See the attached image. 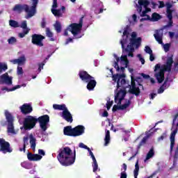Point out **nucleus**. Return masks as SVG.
Instances as JSON below:
<instances>
[{"mask_svg": "<svg viewBox=\"0 0 178 178\" xmlns=\"http://www.w3.org/2000/svg\"><path fill=\"white\" fill-rule=\"evenodd\" d=\"M118 33H120V34L122 33L123 34L120 40L122 55L120 58L118 55L113 54V67L118 73L121 74L113 75V81L114 83H116L117 88H121L122 89H120L115 95V102L117 105L113 106V112H116L118 109H126L130 105V101L124 99L127 91L136 95L140 94V88L136 86L133 76H131V86H130L128 81H126L124 70L127 67L129 73L133 74L134 70L129 67L130 62L127 59V56L129 58H134V50L138 49L140 45H141V38H137V33L136 32H132L130 34V28L129 26L122 27Z\"/></svg>", "mask_w": 178, "mask_h": 178, "instance_id": "1", "label": "nucleus"}, {"mask_svg": "<svg viewBox=\"0 0 178 178\" xmlns=\"http://www.w3.org/2000/svg\"><path fill=\"white\" fill-rule=\"evenodd\" d=\"M149 60L151 62H154V60H155V57L154 56V54H152V53L149 54Z\"/></svg>", "mask_w": 178, "mask_h": 178, "instance_id": "56", "label": "nucleus"}, {"mask_svg": "<svg viewBox=\"0 0 178 178\" xmlns=\"http://www.w3.org/2000/svg\"><path fill=\"white\" fill-rule=\"evenodd\" d=\"M173 19H168V27H172V26L173 25Z\"/></svg>", "mask_w": 178, "mask_h": 178, "instance_id": "55", "label": "nucleus"}, {"mask_svg": "<svg viewBox=\"0 0 178 178\" xmlns=\"http://www.w3.org/2000/svg\"><path fill=\"white\" fill-rule=\"evenodd\" d=\"M144 51L146 54H148L149 55H151V54H152V49H151V47L149 46H145Z\"/></svg>", "mask_w": 178, "mask_h": 178, "instance_id": "43", "label": "nucleus"}, {"mask_svg": "<svg viewBox=\"0 0 178 178\" xmlns=\"http://www.w3.org/2000/svg\"><path fill=\"white\" fill-rule=\"evenodd\" d=\"M79 148H83V149H88L90 147H88L87 145H86L84 143H80L79 144Z\"/></svg>", "mask_w": 178, "mask_h": 178, "instance_id": "49", "label": "nucleus"}, {"mask_svg": "<svg viewBox=\"0 0 178 178\" xmlns=\"http://www.w3.org/2000/svg\"><path fill=\"white\" fill-rule=\"evenodd\" d=\"M9 25L11 26V27H14L15 29L17 28V27H20V24H19V22L15 21V20H13V19H10L9 21Z\"/></svg>", "mask_w": 178, "mask_h": 178, "instance_id": "35", "label": "nucleus"}, {"mask_svg": "<svg viewBox=\"0 0 178 178\" xmlns=\"http://www.w3.org/2000/svg\"><path fill=\"white\" fill-rule=\"evenodd\" d=\"M79 77L83 81V83H88L86 87L89 91H92V90L95 88V86H97V81H95V79H94V77L88 74L87 72L80 71Z\"/></svg>", "mask_w": 178, "mask_h": 178, "instance_id": "7", "label": "nucleus"}, {"mask_svg": "<svg viewBox=\"0 0 178 178\" xmlns=\"http://www.w3.org/2000/svg\"><path fill=\"white\" fill-rule=\"evenodd\" d=\"M177 158H178V145L176 147L175 153L174 155V163H173L174 166H175V165H176V161H177Z\"/></svg>", "mask_w": 178, "mask_h": 178, "instance_id": "41", "label": "nucleus"}, {"mask_svg": "<svg viewBox=\"0 0 178 178\" xmlns=\"http://www.w3.org/2000/svg\"><path fill=\"white\" fill-rule=\"evenodd\" d=\"M57 8L58 0H53L51 13L56 17H62V16H63V13L66 11V7L62 6L60 9H56Z\"/></svg>", "mask_w": 178, "mask_h": 178, "instance_id": "12", "label": "nucleus"}, {"mask_svg": "<svg viewBox=\"0 0 178 178\" xmlns=\"http://www.w3.org/2000/svg\"><path fill=\"white\" fill-rule=\"evenodd\" d=\"M7 133L9 134V136H15L17 134V131L15 130V126L13 124H8Z\"/></svg>", "mask_w": 178, "mask_h": 178, "instance_id": "22", "label": "nucleus"}, {"mask_svg": "<svg viewBox=\"0 0 178 178\" xmlns=\"http://www.w3.org/2000/svg\"><path fill=\"white\" fill-rule=\"evenodd\" d=\"M64 134L65 136H70L71 137H74V131L70 126L65 127L64 128Z\"/></svg>", "mask_w": 178, "mask_h": 178, "instance_id": "23", "label": "nucleus"}, {"mask_svg": "<svg viewBox=\"0 0 178 178\" xmlns=\"http://www.w3.org/2000/svg\"><path fill=\"white\" fill-rule=\"evenodd\" d=\"M159 8H164L165 6V3L163 1H159Z\"/></svg>", "mask_w": 178, "mask_h": 178, "instance_id": "57", "label": "nucleus"}, {"mask_svg": "<svg viewBox=\"0 0 178 178\" xmlns=\"http://www.w3.org/2000/svg\"><path fill=\"white\" fill-rule=\"evenodd\" d=\"M159 19H161V15H159V14L154 13L152 14V22H158V20H159Z\"/></svg>", "mask_w": 178, "mask_h": 178, "instance_id": "38", "label": "nucleus"}, {"mask_svg": "<svg viewBox=\"0 0 178 178\" xmlns=\"http://www.w3.org/2000/svg\"><path fill=\"white\" fill-rule=\"evenodd\" d=\"M17 74L18 76H22L23 74V68L20 66H18L17 68Z\"/></svg>", "mask_w": 178, "mask_h": 178, "instance_id": "44", "label": "nucleus"}, {"mask_svg": "<svg viewBox=\"0 0 178 178\" xmlns=\"http://www.w3.org/2000/svg\"><path fill=\"white\" fill-rule=\"evenodd\" d=\"M112 105H113V101H111V99H108L106 103V108L108 111L111 109V106H112Z\"/></svg>", "mask_w": 178, "mask_h": 178, "instance_id": "46", "label": "nucleus"}, {"mask_svg": "<svg viewBox=\"0 0 178 178\" xmlns=\"http://www.w3.org/2000/svg\"><path fill=\"white\" fill-rule=\"evenodd\" d=\"M8 42L10 45H15L17 42V39L15 37H10L8 39Z\"/></svg>", "mask_w": 178, "mask_h": 178, "instance_id": "37", "label": "nucleus"}, {"mask_svg": "<svg viewBox=\"0 0 178 178\" xmlns=\"http://www.w3.org/2000/svg\"><path fill=\"white\" fill-rule=\"evenodd\" d=\"M29 144L31 145V149L33 151H35V147L37 145V139L35 138V136L33 134H30L29 135H26L24 137L23 141H24V145L23 147L19 148V151L26 152V147L29 145Z\"/></svg>", "mask_w": 178, "mask_h": 178, "instance_id": "8", "label": "nucleus"}, {"mask_svg": "<svg viewBox=\"0 0 178 178\" xmlns=\"http://www.w3.org/2000/svg\"><path fill=\"white\" fill-rule=\"evenodd\" d=\"M150 81H151L152 84H155V79H154V78H151Z\"/></svg>", "mask_w": 178, "mask_h": 178, "instance_id": "63", "label": "nucleus"}, {"mask_svg": "<svg viewBox=\"0 0 178 178\" xmlns=\"http://www.w3.org/2000/svg\"><path fill=\"white\" fill-rule=\"evenodd\" d=\"M149 5V1L148 0H135L134 1V8L140 16L143 17L140 19V22L151 20V17L148 15L149 12H151V8H148Z\"/></svg>", "mask_w": 178, "mask_h": 178, "instance_id": "4", "label": "nucleus"}, {"mask_svg": "<svg viewBox=\"0 0 178 178\" xmlns=\"http://www.w3.org/2000/svg\"><path fill=\"white\" fill-rule=\"evenodd\" d=\"M46 34L47 35V37H49V38H52L54 34L52 33V32H51V31L49 30V28L46 29Z\"/></svg>", "mask_w": 178, "mask_h": 178, "instance_id": "45", "label": "nucleus"}, {"mask_svg": "<svg viewBox=\"0 0 178 178\" xmlns=\"http://www.w3.org/2000/svg\"><path fill=\"white\" fill-rule=\"evenodd\" d=\"M129 22L131 26H134L138 22L137 14H133L129 17Z\"/></svg>", "mask_w": 178, "mask_h": 178, "instance_id": "26", "label": "nucleus"}, {"mask_svg": "<svg viewBox=\"0 0 178 178\" xmlns=\"http://www.w3.org/2000/svg\"><path fill=\"white\" fill-rule=\"evenodd\" d=\"M38 122L42 131H47L49 123V116L48 115H42L38 118Z\"/></svg>", "mask_w": 178, "mask_h": 178, "instance_id": "13", "label": "nucleus"}, {"mask_svg": "<svg viewBox=\"0 0 178 178\" xmlns=\"http://www.w3.org/2000/svg\"><path fill=\"white\" fill-rule=\"evenodd\" d=\"M38 119L35 116L28 115L24 120V127H21V130H31L35 127Z\"/></svg>", "mask_w": 178, "mask_h": 178, "instance_id": "10", "label": "nucleus"}, {"mask_svg": "<svg viewBox=\"0 0 178 178\" xmlns=\"http://www.w3.org/2000/svg\"><path fill=\"white\" fill-rule=\"evenodd\" d=\"M173 12H175L173 10H166V16L168 19H173Z\"/></svg>", "mask_w": 178, "mask_h": 178, "instance_id": "40", "label": "nucleus"}, {"mask_svg": "<svg viewBox=\"0 0 178 178\" xmlns=\"http://www.w3.org/2000/svg\"><path fill=\"white\" fill-rule=\"evenodd\" d=\"M19 109L22 113L24 115H28L29 113H31V112H33V106L31 103L24 104L19 107Z\"/></svg>", "mask_w": 178, "mask_h": 178, "instance_id": "17", "label": "nucleus"}, {"mask_svg": "<svg viewBox=\"0 0 178 178\" xmlns=\"http://www.w3.org/2000/svg\"><path fill=\"white\" fill-rule=\"evenodd\" d=\"M57 159L63 166H71L76 162V149L73 151L69 147H64L60 149Z\"/></svg>", "mask_w": 178, "mask_h": 178, "instance_id": "2", "label": "nucleus"}, {"mask_svg": "<svg viewBox=\"0 0 178 178\" xmlns=\"http://www.w3.org/2000/svg\"><path fill=\"white\" fill-rule=\"evenodd\" d=\"M172 65H173V57H168L166 63L161 65L156 64L155 66L154 76L156 77L158 83H162L165 80V72H170L172 70Z\"/></svg>", "mask_w": 178, "mask_h": 178, "instance_id": "3", "label": "nucleus"}, {"mask_svg": "<svg viewBox=\"0 0 178 178\" xmlns=\"http://www.w3.org/2000/svg\"><path fill=\"white\" fill-rule=\"evenodd\" d=\"M19 27L23 29V30H26V29H29L27 28V21H22L19 24Z\"/></svg>", "mask_w": 178, "mask_h": 178, "instance_id": "42", "label": "nucleus"}, {"mask_svg": "<svg viewBox=\"0 0 178 178\" xmlns=\"http://www.w3.org/2000/svg\"><path fill=\"white\" fill-rule=\"evenodd\" d=\"M83 27V18L81 19L79 24H71L65 31L64 35L69 37L70 34L74 37V38H81L83 34H81V29Z\"/></svg>", "mask_w": 178, "mask_h": 178, "instance_id": "6", "label": "nucleus"}, {"mask_svg": "<svg viewBox=\"0 0 178 178\" xmlns=\"http://www.w3.org/2000/svg\"><path fill=\"white\" fill-rule=\"evenodd\" d=\"M30 32V29H26L23 30V33H19L18 34V37H19V38H24V37H26V35H27V33Z\"/></svg>", "mask_w": 178, "mask_h": 178, "instance_id": "36", "label": "nucleus"}, {"mask_svg": "<svg viewBox=\"0 0 178 178\" xmlns=\"http://www.w3.org/2000/svg\"><path fill=\"white\" fill-rule=\"evenodd\" d=\"M70 42H73V39H72L70 38L67 39L65 41V45H67V44H70Z\"/></svg>", "mask_w": 178, "mask_h": 178, "instance_id": "58", "label": "nucleus"}, {"mask_svg": "<svg viewBox=\"0 0 178 178\" xmlns=\"http://www.w3.org/2000/svg\"><path fill=\"white\" fill-rule=\"evenodd\" d=\"M22 87H26V83L22 84V86L20 85H17L15 87H13L12 89H9L8 88H3L1 89V91L3 92L4 91H7V92H9L10 91H15V90H17L19 88H21Z\"/></svg>", "mask_w": 178, "mask_h": 178, "instance_id": "27", "label": "nucleus"}, {"mask_svg": "<svg viewBox=\"0 0 178 178\" xmlns=\"http://www.w3.org/2000/svg\"><path fill=\"white\" fill-rule=\"evenodd\" d=\"M42 27H45V22H42Z\"/></svg>", "mask_w": 178, "mask_h": 178, "instance_id": "64", "label": "nucleus"}, {"mask_svg": "<svg viewBox=\"0 0 178 178\" xmlns=\"http://www.w3.org/2000/svg\"><path fill=\"white\" fill-rule=\"evenodd\" d=\"M21 166L24 168V169H31L33 168V164L29 161H24L21 163Z\"/></svg>", "mask_w": 178, "mask_h": 178, "instance_id": "32", "label": "nucleus"}, {"mask_svg": "<svg viewBox=\"0 0 178 178\" xmlns=\"http://www.w3.org/2000/svg\"><path fill=\"white\" fill-rule=\"evenodd\" d=\"M165 6L167 8V10H172V4L170 3H166Z\"/></svg>", "mask_w": 178, "mask_h": 178, "instance_id": "52", "label": "nucleus"}, {"mask_svg": "<svg viewBox=\"0 0 178 178\" xmlns=\"http://www.w3.org/2000/svg\"><path fill=\"white\" fill-rule=\"evenodd\" d=\"M102 116H103V118H107V116H108V111H104L102 113Z\"/></svg>", "mask_w": 178, "mask_h": 178, "instance_id": "60", "label": "nucleus"}, {"mask_svg": "<svg viewBox=\"0 0 178 178\" xmlns=\"http://www.w3.org/2000/svg\"><path fill=\"white\" fill-rule=\"evenodd\" d=\"M0 151L3 154H6L7 152H12V149H10V145L9 143L6 142L5 139L0 138Z\"/></svg>", "mask_w": 178, "mask_h": 178, "instance_id": "15", "label": "nucleus"}, {"mask_svg": "<svg viewBox=\"0 0 178 178\" xmlns=\"http://www.w3.org/2000/svg\"><path fill=\"white\" fill-rule=\"evenodd\" d=\"M170 38H175V33L173 32H169Z\"/></svg>", "mask_w": 178, "mask_h": 178, "instance_id": "59", "label": "nucleus"}, {"mask_svg": "<svg viewBox=\"0 0 178 178\" xmlns=\"http://www.w3.org/2000/svg\"><path fill=\"white\" fill-rule=\"evenodd\" d=\"M152 5L153 9H156V6H158V5L155 3H152Z\"/></svg>", "mask_w": 178, "mask_h": 178, "instance_id": "61", "label": "nucleus"}, {"mask_svg": "<svg viewBox=\"0 0 178 178\" xmlns=\"http://www.w3.org/2000/svg\"><path fill=\"white\" fill-rule=\"evenodd\" d=\"M29 173H30L31 175H34V174L35 173V170L34 169H33V170H30Z\"/></svg>", "mask_w": 178, "mask_h": 178, "instance_id": "62", "label": "nucleus"}, {"mask_svg": "<svg viewBox=\"0 0 178 178\" xmlns=\"http://www.w3.org/2000/svg\"><path fill=\"white\" fill-rule=\"evenodd\" d=\"M122 168L124 171H122L120 174V178H127V174L126 173V170H127V165L126 164L122 165Z\"/></svg>", "mask_w": 178, "mask_h": 178, "instance_id": "34", "label": "nucleus"}, {"mask_svg": "<svg viewBox=\"0 0 178 178\" xmlns=\"http://www.w3.org/2000/svg\"><path fill=\"white\" fill-rule=\"evenodd\" d=\"M13 78L9 76L8 72L0 76V84H6L7 86H12Z\"/></svg>", "mask_w": 178, "mask_h": 178, "instance_id": "16", "label": "nucleus"}, {"mask_svg": "<svg viewBox=\"0 0 178 178\" xmlns=\"http://www.w3.org/2000/svg\"><path fill=\"white\" fill-rule=\"evenodd\" d=\"M166 134H163V135L161 136V137L158 138V141H162V140H164Z\"/></svg>", "mask_w": 178, "mask_h": 178, "instance_id": "54", "label": "nucleus"}, {"mask_svg": "<svg viewBox=\"0 0 178 178\" xmlns=\"http://www.w3.org/2000/svg\"><path fill=\"white\" fill-rule=\"evenodd\" d=\"M6 70H8V64L0 62V74H1L3 72H6Z\"/></svg>", "mask_w": 178, "mask_h": 178, "instance_id": "33", "label": "nucleus"}, {"mask_svg": "<svg viewBox=\"0 0 178 178\" xmlns=\"http://www.w3.org/2000/svg\"><path fill=\"white\" fill-rule=\"evenodd\" d=\"M154 155H155V152L154 151V148L152 147L149 151L147 152L145 159H144L145 163H147L149 159L154 158Z\"/></svg>", "mask_w": 178, "mask_h": 178, "instance_id": "25", "label": "nucleus"}, {"mask_svg": "<svg viewBox=\"0 0 178 178\" xmlns=\"http://www.w3.org/2000/svg\"><path fill=\"white\" fill-rule=\"evenodd\" d=\"M62 118L70 123H72V122H73V117H72V114L69 112V110L67 109V108H66L63 111Z\"/></svg>", "mask_w": 178, "mask_h": 178, "instance_id": "21", "label": "nucleus"}, {"mask_svg": "<svg viewBox=\"0 0 178 178\" xmlns=\"http://www.w3.org/2000/svg\"><path fill=\"white\" fill-rule=\"evenodd\" d=\"M168 87H169V84H168V82L165 81V82H164L163 86L159 88L157 92L159 94H162V93H163V91H165V90H166V88H168Z\"/></svg>", "mask_w": 178, "mask_h": 178, "instance_id": "31", "label": "nucleus"}, {"mask_svg": "<svg viewBox=\"0 0 178 178\" xmlns=\"http://www.w3.org/2000/svg\"><path fill=\"white\" fill-rule=\"evenodd\" d=\"M154 37L156 41L163 46L165 52H169V49H170L171 47L170 43H166L164 44L163 42L162 41V38L163 37V31H162V29L156 30L154 34Z\"/></svg>", "mask_w": 178, "mask_h": 178, "instance_id": "11", "label": "nucleus"}, {"mask_svg": "<svg viewBox=\"0 0 178 178\" xmlns=\"http://www.w3.org/2000/svg\"><path fill=\"white\" fill-rule=\"evenodd\" d=\"M111 143V132L109 131H106V135L104 138V146L108 147Z\"/></svg>", "mask_w": 178, "mask_h": 178, "instance_id": "28", "label": "nucleus"}, {"mask_svg": "<svg viewBox=\"0 0 178 178\" xmlns=\"http://www.w3.org/2000/svg\"><path fill=\"white\" fill-rule=\"evenodd\" d=\"M92 168L94 173L97 174V172H100L101 169L98 168V162L96 160H92Z\"/></svg>", "mask_w": 178, "mask_h": 178, "instance_id": "29", "label": "nucleus"}, {"mask_svg": "<svg viewBox=\"0 0 178 178\" xmlns=\"http://www.w3.org/2000/svg\"><path fill=\"white\" fill-rule=\"evenodd\" d=\"M44 38H45L41 35L34 34L32 35V42L35 44V45L42 47L44 45L42 44V40H44Z\"/></svg>", "mask_w": 178, "mask_h": 178, "instance_id": "18", "label": "nucleus"}, {"mask_svg": "<svg viewBox=\"0 0 178 178\" xmlns=\"http://www.w3.org/2000/svg\"><path fill=\"white\" fill-rule=\"evenodd\" d=\"M27 59L26 58V56L22 55L19 58L17 59L10 60V62L13 63V65H18V66H22L26 64Z\"/></svg>", "mask_w": 178, "mask_h": 178, "instance_id": "20", "label": "nucleus"}, {"mask_svg": "<svg viewBox=\"0 0 178 178\" xmlns=\"http://www.w3.org/2000/svg\"><path fill=\"white\" fill-rule=\"evenodd\" d=\"M88 151L89 152L90 156L92 158V161L96 160L95 156H94V153L92 152L91 149H90V147L88 149Z\"/></svg>", "mask_w": 178, "mask_h": 178, "instance_id": "48", "label": "nucleus"}, {"mask_svg": "<svg viewBox=\"0 0 178 178\" xmlns=\"http://www.w3.org/2000/svg\"><path fill=\"white\" fill-rule=\"evenodd\" d=\"M42 156H45V151L41 149L38 150V154H32L30 152H28L27 154V159L29 161H41L42 159Z\"/></svg>", "mask_w": 178, "mask_h": 178, "instance_id": "14", "label": "nucleus"}, {"mask_svg": "<svg viewBox=\"0 0 178 178\" xmlns=\"http://www.w3.org/2000/svg\"><path fill=\"white\" fill-rule=\"evenodd\" d=\"M55 30L57 31V33H60L62 30V25L60 24L59 22H56L54 24Z\"/></svg>", "mask_w": 178, "mask_h": 178, "instance_id": "39", "label": "nucleus"}, {"mask_svg": "<svg viewBox=\"0 0 178 178\" xmlns=\"http://www.w3.org/2000/svg\"><path fill=\"white\" fill-rule=\"evenodd\" d=\"M177 126H178V113L174 116L172 120V132L170 136V152L173 151V147H175V141L176 134H177Z\"/></svg>", "mask_w": 178, "mask_h": 178, "instance_id": "9", "label": "nucleus"}, {"mask_svg": "<svg viewBox=\"0 0 178 178\" xmlns=\"http://www.w3.org/2000/svg\"><path fill=\"white\" fill-rule=\"evenodd\" d=\"M5 116L8 124H13V122H15V118H13V116L12 115V114H10V113H9V111H5Z\"/></svg>", "mask_w": 178, "mask_h": 178, "instance_id": "24", "label": "nucleus"}, {"mask_svg": "<svg viewBox=\"0 0 178 178\" xmlns=\"http://www.w3.org/2000/svg\"><path fill=\"white\" fill-rule=\"evenodd\" d=\"M38 4V0H32V6L31 8L26 4H16L13 8V10L15 12V13H22V12L24 10L27 13V15L25 17L26 19H30V17H33V16L35 15V8Z\"/></svg>", "mask_w": 178, "mask_h": 178, "instance_id": "5", "label": "nucleus"}, {"mask_svg": "<svg viewBox=\"0 0 178 178\" xmlns=\"http://www.w3.org/2000/svg\"><path fill=\"white\" fill-rule=\"evenodd\" d=\"M86 131V127L83 125H78L73 128L74 131V137H79L80 136H83Z\"/></svg>", "mask_w": 178, "mask_h": 178, "instance_id": "19", "label": "nucleus"}, {"mask_svg": "<svg viewBox=\"0 0 178 178\" xmlns=\"http://www.w3.org/2000/svg\"><path fill=\"white\" fill-rule=\"evenodd\" d=\"M53 108L55 110L57 111H63V112L65 111L66 108V105L65 104H54Z\"/></svg>", "mask_w": 178, "mask_h": 178, "instance_id": "30", "label": "nucleus"}, {"mask_svg": "<svg viewBox=\"0 0 178 178\" xmlns=\"http://www.w3.org/2000/svg\"><path fill=\"white\" fill-rule=\"evenodd\" d=\"M45 65V61L44 63H42L40 64H39V67H38V72L40 73V72H41V70H42V69H44V65Z\"/></svg>", "mask_w": 178, "mask_h": 178, "instance_id": "51", "label": "nucleus"}, {"mask_svg": "<svg viewBox=\"0 0 178 178\" xmlns=\"http://www.w3.org/2000/svg\"><path fill=\"white\" fill-rule=\"evenodd\" d=\"M155 97H156V92L150 93V95H149L150 99H154V98H155Z\"/></svg>", "mask_w": 178, "mask_h": 178, "instance_id": "53", "label": "nucleus"}, {"mask_svg": "<svg viewBox=\"0 0 178 178\" xmlns=\"http://www.w3.org/2000/svg\"><path fill=\"white\" fill-rule=\"evenodd\" d=\"M147 139H148V137H147V136L144 137V138L142 139L141 142L140 143L138 148H140V147H141V145H143V144H144L145 143H146V141H147Z\"/></svg>", "mask_w": 178, "mask_h": 178, "instance_id": "50", "label": "nucleus"}, {"mask_svg": "<svg viewBox=\"0 0 178 178\" xmlns=\"http://www.w3.org/2000/svg\"><path fill=\"white\" fill-rule=\"evenodd\" d=\"M137 58H138L140 62H141L142 65H144L145 63V60L144 58H143V56L141 54H138Z\"/></svg>", "mask_w": 178, "mask_h": 178, "instance_id": "47", "label": "nucleus"}]
</instances>
